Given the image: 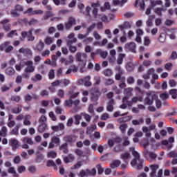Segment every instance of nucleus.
Here are the masks:
<instances>
[{
    "label": "nucleus",
    "mask_w": 177,
    "mask_h": 177,
    "mask_svg": "<svg viewBox=\"0 0 177 177\" xmlns=\"http://www.w3.org/2000/svg\"><path fill=\"white\" fill-rule=\"evenodd\" d=\"M142 132L146 134L147 138H150L151 136V133L147 127H142Z\"/></svg>",
    "instance_id": "33"
},
{
    "label": "nucleus",
    "mask_w": 177,
    "mask_h": 177,
    "mask_svg": "<svg viewBox=\"0 0 177 177\" xmlns=\"http://www.w3.org/2000/svg\"><path fill=\"white\" fill-rule=\"evenodd\" d=\"M150 168L151 171L150 172L151 177H157V170L160 168V165L158 164L151 165Z\"/></svg>",
    "instance_id": "12"
},
{
    "label": "nucleus",
    "mask_w": 177,
    "mask_h": 177,
    "mask_svg": "<svg viewBox=\"0 0 177 177\" xmlns=\"http://www.w3.org/2000/svg\"><path fill=\"white\" fill-rule=\"evenodd\" d=\"M150 2L151 3L152 8H154V6L156 5H162V1L161 0H157L156 1H154V0H151Z\"/></svg>",
    "instance_id": "41"
},
{
    "label": "nucleus",
    "mask_w": 177,
    "mask_h": 177,
    "mask_svg": "<svg viewBox=\"0 0 177 177\" xmlns=\"http://www.w3.org/2000/svg\"><path fill=\"white\" fill-rule=\"evenodd\" d=\"M131 122L133 125H140V124H143V122H145V120L142 118H140L138 120H133Z\"/></svg>",
    "instance_id": "32"
},
{
    "label": "nucleus",
    "mask_w": 177,
    "mask_h": 177,
    "mask_svg": "<svg viewBox=\"0 0 177 177\" xmlns=\"http://www.w3.org/2000/svg\"><path fill=\"white\" fill-rule=\"evenodd\" d=\"M127 128H128V124H127V123H124L120 125V130L122 133H125Z\"/></svg>",
    "instance_id": "45"
},
{
    "label": "nucleus",
    "mask_w": 177,
    "mask_h": 177,
    "mask_svg": "<svg viewBox=\"0 0 177 177\" xmlns=\"http://www.w3.org/2000/svg\"><path fill=\"white\" fill-rule=\"evenodd\" d=\"M129 151H131L134 157V159H133L131 162V165H132V167L138 165L137 169H142L143 165L145 164V160L140 159V155H139V153L135 150V147H130Z\"/></svg>",
    "instance_id": "1"
},
{
    "label": "nucleus",
    "mask_w": 177,
    "mask_h": 177,
    "mask_svg": "<svg viewBox=\"0 0 177 177\" xmlns=\"http://www.w3.org/2000/svg\"><path fill=\"white\" fill-rule=\"evenodd\" d=\"M49 80H53L55 78V70L50 69L48 72Z\"/></svg>",
    "instance_id": "56"
},
{
    "label": "nucleus",
    "mask_w": 177,
    "mask_h": 177,
    "mask_svg": "<svg viewBox=\"0 0 177 177\" xmlns=\"http://www.w3.org/2000/svg\"><path fill=\"white\" fill-rule=\"evenodd\" d=\"M170 59L171 60H176L177 59V53L176 51H173L170 55Z\"/></svg>",
    "instance_id": "64"
},
{
    "label": "nucleus",
    "mask_w": 177,
    "mask_h": 177,
    "mask_svg": "<svg viewBox=\"0 0 177 177\" xmlns=\"http://www.w3.org/2000/svg\"><path fill=\"white\" fill-rule=\"evenodd\" d=\"M177 89L173 88L169 91V94L171 95L172 99H176L177 97Z\"/></svg>",
    "instance_id": "40"
},
{
    "label": "nucleus",
    "mask_w": 177,
    "mask_h": 177,
    "mask_svg": "<svg viewBox=\"0 0 177 177\" xmlns=\"http://www.w3.org/2000/svg\"><path fill=\"white\" fill-rule=\"evenodd\" d=\"M138 3L142 10H145V7L146 6V4L145 3V0H136V6H138Z\"/></svg>",
    "instance_id": "26"
},
{
    "label": "nucleus",
    "mask_w": 177,
    "mask_h": 177,
    "mask_svg": "<svg viewBox=\"0 0 177 177\" xmlns=\"http://www.w3.org/2000/svg\"><path fill=\"white\" fill-rule=\"evenodd\" d=\"M24 66H26L23 74V77L24 78H30L31 73H34L35 71V66H34V62L31 60L26 61L24 63Z\"/></svg>",
    "instance_id": "2"
},
{
    "label": "nucleus",
    "mask_w": 177,
    "mask_h": 177,
    "mask_svg": "<svg viewBox=\"0 0 177 177\" xmlns=\"http://www.w3.org/2000/svg\"><path fill=\"white\" fill-rule=\"evenodd\" d=\"M132 91H133V88H127L124 90L125 97L122 98V102H125V100H128L131 96H132Z\"/></svg>",
    "instance_id": "15"
},
{
    "label": "nucleus",
    "mask_w": 177,
    "mask_h": 177,
    "mask_svg": "<svg viewBox=\"0 0 177 177\" xmlns=\"http://www.w3.org/2000/svg\"><path fill=\"white\" fill-rule=\"evenodd\" d=\"M31 80L34 82H37V81H41L42 80V75L41 74H36L35 77H32Z\"/></svg>",
    "instance_id": "38"
},
{
    "label": "nucleus",
    "mask_w": 177,
    "mask_h": 177,
    "mask_svg": "<svg viewBox=\"0 0 177 177\" xmlns=\"http://www.w3.org/2000/svg\"><path fill=\"white\" fill-rule=\"evenodd\" d=\"M39 126L37 129L38 132H40V133H42L43 132H45L46 130V123H39Z\"/></svg>",
    "instance_id": "25"
},
{
    "label": "nucleus",
    "mask_w": 177,
    "mask_h": 177,
    "mask_svg": "<svg viewBox=\"0 0 177 177\" xmlns=\"http://www.w3.org/2000/svg\"><path fill=\"white\" fill-rule=\"evenodd\" d=\"M146 95L147 97L145 98V103L148 106H151V104H153V102L157 99V95L149 92L146 93Z\"/></svg>",
    "instance_id": "5"
},
{
    "label": "nucleus",
    "mask_w": 177,
    "mask_h": 177,
    "mask_svg": "<svg viewBox=\"0 0 177 177\" xmlns=\"http://www.w3.org/2000/svg\"><path fill=\"white\" fill-rule=\"evenodd\" d=\"M53 16H55V15H53L52 12L47 11L46 12V15L43 17L42 20H48L49 17H53Z\"/></svg>",
    "instance_id": "36"
},
{
    "label": "nucleus",
    "mask_w": 177,
    "mask_h": 177,
    "mask_svg": "<svg viewBox=\"0 0 177 177\" xmlns=\"http://www.w3.org/2000/svg\"><path fill=\"white\" fill-rule=\"evenodd\" d=\"M10 15L12 17H19V16H20V13H19L17 10L14 9L10 10Z\"/></svg>",
    "instance_id": "48"
},
{
    "label": "nucleus",
    "mask_w": 177,
    "mask_h": 177,
    "mask_svg": "<svg viewBox=\"0 0 177 177\" xmlns=\"http://www.w3.org/2000/svg\"><path fill=\"white\" fill-rule=\"evenodd\" d=\"M19 52L20 53H24V55H26L27 56H31V55H32L31 49L28 48H19Z\"/></svg>",
    "instance_id": "18"
},
{
    "label": "nucleus",
    "mask_w": 177,
    "mask_h": 177,
    "mask_svg": "<svg viewBox=\"0 0 177 177\" xmlns=\"http://www.w3.org/2000/svg\"><path fill=\"white\" fill-rule=\"evenodd\" d=\"M172 66H173L172 63L171 62L167 63L166 64H165V68L167 71H171V70H172Z\"/></svg>",
    "instance_id": "57"
},
{
    "label": "nucleus",
    "mask_w": 177,
    "mask_h": 177,
    "mask_svg": "<svg viewBox=\"0 0 177 177\" xmlns=\"http://www.w3.org/2000/svg\"><path fill=\"white\" fill-rule=\"evenodd\" d=\"M165 38H166L165 33H161L158 37L159 42H161V43L165 42Z\"/></svg>",
    "instance_id": "53"
},
{
    "label": "nucleus",
    "mask_w": 177,
    "mask_h": 177,
    "mask_svg": "<svg viewBox=\"0 0 177 177\" xmlns=\"http://www.w3.org/2000/svg\"><path fill=\"white\" fill-rule=\"evenodd\" d=\"M93 36L94 37L95 39H96L97 41H99L102 39V37L96 31H94L93 32Z\"/></svg>",
    "instance_id": "62"
},
{
    "label": "nucleus",
    "mask_w": 177,
    "mask_h": 177,
    "mask_svg": "<svg viewBox=\"0 0 177 177\" xmlns=\"http://www.w3.org/2000/svg\"><path fill=\"white\" fill-rule=\"evenodd\" d=\"M8 174H12L14 175V176H17V173L16 172V170H15V168L10 167L8 170Z\"/></svg>",
    "instance_id": "60"
},
{
    "label": "nucleus",
    "mask_w": 177,
    "mask_h": 177,
    "mask_svg": "<svg viewBox=\"0 0 177 177\" xmlns=\"http://www.w3.org/2000/svg\"><path fill=\"white\" fill-rule=\"evenodd\" d=\"M21 97L19 95H12L11 96V100L12 102H16V103H19L21 100Z\"/></svg>",
    "instance_id": "51"
},
{
    "label": "nucleus",
    "mask_w": 177,
    "mask_h": 177,
    "mask_svg": "<svg viewBox=\"0 0 177 177\" xmlns=\"http://www.w3.org/2000/svg\"><path fill=\"white\" fill-rule=\"evenodd\" d=\"M100 6V3H99V1L91 3V8H93L92 13L93 15H94V17H97V13L99 12Z\"/></svg>",
    "instance_id": "11"
},
{
    "label": "nucleus",
    "mask_w": 177,
    "mask_h": 177,
    "mask_svg": "<svg viewBox=\"0 0 177 177\" xmlns=\"http://www.w3.org/2000/svg\"><path fill=\"white\" fill-rule=\"evenodd\" d=\"M113 151L115 153H120L124 151V147L122 145H118V147H114Z\"/></svg>",
    "instance_id": "46"
},
{
    "label": "nucleus",
    "mask_w": 177,
    "mask_h": 177,
    "mask_svg": "<svg viewBox=\"0 0 177 177\" xmlns=\"http://www.w3.org/2000/svg\"><path fill=\"white\" fill-rule=\"evenodd\" d=\"M44 48H45V44L44 43V41H40L39 44L37 45L36 48H35V50H37L38 52H42Z\"/></svg>",
    "instance_id": "22"
},
{
    "label": "nucleus",
    "mask_w": 177,
    "mask_h": 177,
    "mask_svg": "<svg viewBox=\"0 0 177 177\" xmlns=\"http://www.w3.org/2000/svg\"><path fill=\"white\" fill-rule=\"evenodd\" d=\"M79 175L80 177H84V176H95L96 175V169H92L91 170L86 169V170H82Z\"/></svg>",
    "instance_id": "4"
},
{
    "label": "nucleus",
    "mask_w": 177,
    "mask_h": 177,
    "mask_svg": "<svg viewBox=\"0 0 177 177\" xmlns=\"http://www.w3.org/2000/svg\"><path fill=\"white\" fill-rule=\"evenodd\" d=\"M116 71L118 73L115 74V79L116 81H124L125 80V77H122V74H124V70L121 68V66H118L115 68Z\"/></svg>",
    "instance_id": "7"
},
{
    "label": "nucleus",
    "mask_w": 177,
    "mask_h": 177,
    "mask_svg": "<svg viewBox=\"0 0 177 177\" xmlns=\"http://www.w3.org/2000/svg\"><path fill=\"white\" fill-rule=\"evenodd\" d=\"M104 75H105V77H111V75H113V71L111 69H106L104 71Z\"/></svg>",
    "instance_id": "52"
},
{
    "label": "nucleus",
    "mask_w": 177,
    "mask_h": 177,
    "mask_svg": "<svg viewBox=\"0 0 177 177\" xmlns=\"http://www.w3.org/2000/svg\"><path fill=\"white\" fill-rule=\"evenodd\" d=\"M82 115H83L85 121H86V122H91V119L92 118V117H91V115H89L88 114L86 113H82Z\"/></svg>",
    "instance_id": "55"
},
{
    "label": "nucleus",
    "mask_w": 177,
    "mask_h": 177,
    "mask_svg": "<svg viewBox=\"0 0 177 177\" xmlns=\"http://www.w3.org/2000/svg\"><path fill=\"white\" fill-rule=\"evenodd\" d=\"M131 120H132V116H127V117L118 118V122L119 124H122V122H127V121H131Z\"/></svg>",
    "instance_id": "23"
},
{
    "label": "nucleus",
    "mask_w": 177,
    "mask_h": 177,
    "mask_svg": "<svg viewBox=\"0 0 177 177\" xmlns=\"http://www.w3.org/2000/svg\"><path fill=\"white\" fill-rule=\"evenodd\" d=\"M57 153L55 151H50L48 153V158H56Z\"/></svg>",
    "instance_id": "43"
},
{
    "label": "nucleus",
    "mask_w": 177,
    "mask_h": 177,
    "mask_svg": "<svg viewBox=\"0 0 177 177\" xmlns=\"http://www.w3.org/2000/svg\"><path fill=\"white\" fill-rule=\"evenodd\" d=\"M164 10V8H156L154 10V12L156 15H158V16H162V11Z\"/></svg>",
    "instance_id": "44"
},
{
    "label": "nucleus",
    "mask_w": 177,
    "mask_h": 177,
    "mask_svg": "<svg viewBox=\"0 0 177 177\" xmlns=\"http://www.w3.org/2000/svg\"><path fill=\"white\" fill-rule=\"evenodd\" d=\"M55 145L59 146L60 145V138L57 136H53L49 142L48 149H55Z\"/></svg>",
    "instance_id": "9"
},
{
    "label": "nucleus",
    "mask_w": 177,
    "mask_h": 177,
    "mask_svg": "<svg viewBox=\"0 0 177 177\" xmlns=\"http://www.w3.org/2000/svg\"><path fill=\"white\" fill-rule=\"evenodd\" d=\"M44 41H45V44H46L47 45H50V44L53 42V38L50 37H47L45 39Z\"/></svg>",
    "instance_id": "59"
},
{
    "label": "nucleus",
    "mask_w": 177,
    "mask_h": 177,
    "mask_svg": "<svg viewBox=\"0 0 177 177\" xmlns=\"http://www.w3.org/2000/svg\"><path fill=\"white\" fill-rule=\"evenodd\" d=\"M131 157V154L129 152H124L123 153H121L120 155V158L122 160H128Z\"/></svg>",
    "instance_id": "37"
},
{
    "label": "nucleus",
    "mask_w": 177,
    "mask_h": 177,
    "mask_svg": "<svg viewBox=\"0 0 177 177\" xmlns=\"http://www.w3.org/2000/svg\"><path fill=\"white\" fill-rule=\"evenodd\" d=\"M64 104L66 107H71L73 104V101L71 99L67 100L64 102Z\"/></svg>",
    "instance_id": "49"
},
{
    "label": "nucleus",
    "mask_w": 177,
    "mask_h": 177,
    "mask_svg": "<svg viewBox=\"0 0 177 177\" xmlns=\"http://www.w3.org/2000/svg\"><path fill=\"white\" fill-rule=\"evenodd\" d=\"M75 157H74V155L69 153L68 156H65L64 158V162L65 164H68L71 161H74Z\"/></svg>",
    "instance_id": "21"
},
{
    "label": "nucleus",
    "mask_w": 177,
    "mask_h": 177,
    "mask_svg": "<svg viewBox=\"0 0 177 177\" xmlns=\"http://www.w3.org/2000/svg\"><path fill=\"white\" fill-rule=\"evenodd\" d=\"M47 167H54L55 169H57V167H56V163H55V161L51 160L47 161Z\"/></svg>",
    "instance_id": "47"
},
{
    "label": "nucleus",
    "mask_w": 177,
    "mask_h": 177,
    "mask_svg": "<svg viewBox=\"0 0 177 177\" xmlns=\"http://www.w3.org/2000/svg\"><path fill=\"white\" fill-rule=\"evenodd\" d=\"M125 57V54L121 53L119 55L117 59V64L121 65L122 64V62H124V58Z\"/></svg>",
    "instance_id": "27"
},
{
    "label": "nucleus",
    "mask_w": 177,
    "mask_h": 177,
    "mask_svg": "<svg viewBox=\"0 0 177 177\" xmlns=\"http://www.w3.org/2000/svg\"><path fill=\"white\" fill-rule=\"evenodd\" d=\"M75 153L77 154V156H79V157H85V153H84V151L81 149H75Z\"/></svg>",
    "instance_id": "50"
},
{
    "label": "nucleus",
    "mask_w": 177,
    "mask_h": 177,
    "mask_svg": "<svg viewBox=\"0 0 177 177\" xmlns=\"http://www.w3.org/2000/svg\"><path fill=\"white\" fill-rule=\"evenodd\" d=\"M169 96V95H168V93H167V92L162 93L160 95V99H162V100H167V99H168Z\"/></svg>",
    "instance_id": "54"
},
{
    "label": "nucleus",
    "mask_w": 177,
    "mask_h": 177,
    "mask_svg": "<svg viewBox=\"0 0 177 177\" xmlns=\"http://www.w3.org/2000/svg\"><path fill=\"white\" fill-rule=\"evenodd\" d=\"M51 129L56 131H59V129H64V124L59 123L58 126H52Z\"/></svg>",
    "instance_id": "29"
},
{
    "label": "nucleus",
    "mask_w": 177,
    "mask_h": 177,
    "mask_svg": "<svg viewBox=\"0 0 177 177\" xmlns=\"http://www.w3.org/2000/svg\"><path fill=\"white\" fill-rule=\"evenodd\" d=\"M76 62H78L82 67L86 66L88 55L86 53H77L75 55Z\"/></svg>",
    "instance_id": "3"
},
{
    "label": "nucleus",
    "mask_w": 177,
    "mask_h": 177,
    "mask_svg": "<svg viewBox=\"0 0 177 177\" xmlns=\"http://www.w3.org/2000/svg\"><path fill=\"white\" fill-rule=\"evenodd\" d=\"M23 144H22V149H30V147L28 146V145L30 146H32V145H34V141H32V139L28 138V137H26L23 139Z\"/></svg>",
    "instance_id": "8"
},
{
    "label": "nucleus",
    "mask_w": 177,
    "mask_h": 177,
    "mask_svg": "<svg viewBox=\"0 0 177 177\" xmlns=\"http://www.w3.org/2000/svg\"><path fill=\"white\" fill-rule=\"evenodd\" d=\"M91 99L92 100L96 101L97 100V97H99V95H100V93H99V89L97 88H92L91 90Z\"/></svg>",
    "instance_id": "17"
},
{
    "label": "nucleus",
    "mask_w": 177,
    "mask_h": 177,
    "mask_svg": "<svg viewBox=\"0 0 177 177\" xmlns=\"http://www.w3.org/2000/svg\"><path fill=\"white\" fill-rule=\"evenodd\" d=\"M150 38H149V37H145L144 38V45L145 46H149V45H150Z\"/></svg>",
    "instance_id": "63"
},
{
    "label": "nucleus",
    "mask_w": 177,
    "mask_h": 177,
    "mask_svg": "<svg viewBox=\"0 0 177 177\" xmlns=\"http://www.w3.org/2000/svg\"><path fill=\"white\" fill-rule=\"evenodd\" d=\"M79 84L80 85H84V86H91L92 83L91 82V76H86L83 79L79 80Z\"/></svg>",
    "instance_id": "10"
},
{
    "label": "nucleus",
    "mask_w": 177,
    "mask_h": 177,
    "mask_svg": "<svg viewBox=\"0 0 177 177\" xmlns=\"http://www.w3.org/2000/svg\"><path fill=\"white\" fill-rule=\"evenodd\" d=\"M68 41H67V45L68 46H71L73 44H75L77 42V38H75V34L71 33L68 35Z\"/></svg>",
    "instance_id": "13"
},
{
    "label": "nucleus",
    "mask_w": 177,
    "mask_h": 177,
    "mask_svg": "<svg viewBox=\"0 0 177 177\" xmlns=\"http://www.w3.org/2000/svg\"><path fill=\"white\" fill-rule=\"evenodd\" d=\"M0 136H2L3 138H5L6 136V127H3L1 128V131H0Z\"/></svg>",
    "instance_id": "61"
},
{
    "label": "nucleus",
    "mask_w": 177,
    "mask_h": 177,
    "mask_svg": "<svg viewBox=\"0 0 177 177\" xmlns=\"http://www.w3.org/2000/svg\"><path fill=\"white\" fill-rule=\"evenodd\" d=\"M97 169L100 175H102V174L104 172V169H103V167H102V165L100 164L97 165Z\"/></svg>",
    "instance_id": "58"
},
{
    "label": "nucleus",
    "mask_w": 177,
    "mask_h": 177,
    "mask_svg": "<svg viewBox=\"0 0 177 177\" xmlns=\"http://www.w3.org/2000/svg\"><path fill=\"white\" fill-rule=\"evenodd\" d=\"M5 74L12 77V75H15V74H16V71H15V68H12L11 66H8L5 71Z\"/></svg>",
    "instance_id": "19"
},
{
    "label": "nucleus",
    "mask_w": 177,
    "mask_h": 177,
    "mask_svg": "<svg viewBox=\"0 0 177 177\" xmlns=\"http://www.w3.org/2000/svg\"><path fill=\"white\" fill-rule=\"evenodd\" d=\"M11 146L12 147V150L15 151L17 147L19 146V141L15 138L11 139L10 140Z\"/></svg>",
    "instance_id": "24"
},
{
    "label": "nucleus",
    "mask_w": 177,
    "mask_h": 177,
    "mask_svg": "<svg viewBox=\"0 0 177 177\" xmlns=\"http://www.w3.org/2000/svg\"><path fill=\"white\" fill-rule=\"evenodd\" d=\"M119 28H120L121 31H125V30H129L131 28V24L129 22H124V24L119 26Z\"/></svg>",
    "instance_id": "20"
},
{
    "label": "nucleus",
    "mask_w": 177,
    "mask_h": 177,
    "mask_svg": "<svg viewBox=\"0 0 177 177\" xmlns=\"http://www.w3.org/2000/svg\"><path fill=\"white\" fill-rule=\"evenodd\" d=\"M75 118V122L74 124L75 125H80L81 120L82 119V115H74Z\"/></svg>",
    "instance_id": "30"
},
{
    "label": "nucleus",
    "mask_w": 177,
    "mask_h": 177,
    "mask_svg": "<svg viewBox=\"0 0 177 177\" xmlns=\"http://www.w3.org/2000/svg\"><path fill=\"white\" fill-rule=\"evenodd\" d=\"M114 104H115V102H114L113 99H109V103L106 106V110L109 113H113L114 111Z\"/></svg>",
    "instance_id": "16"
},
{
    "label": "nucleus",
    "mask_w": 177,
    "mask_h": 177,
    "mask_svg": "<svg viewBox=\"0 0 177 177\" xmlns=\"http://www.w3.org/2000/svg\"><path fill=\"white\" fill-rule=\"evenodd\" d=\"M21 106H15L12 109V113H14V114H19V113H21Z\"/></svg>",
    "instance_id": "42"
},
{
    "label": "nucleus",
    "mask_w": 177,
    "mask_h": 177,
    "mask_svg": "<svg viewBox=\"0 0 177 177\" xmlns=\"http://www.w3.org/2000/svg\"><path fill=\"white\" fill-rule=\"evenodd\" d=\"M121 164V161L116 160H114L112 163H111V168H112V169H115V168H118V167H119Z\"/></svg>",
    "instance_id": "28"
},
{
    "label": "nucleus",
    "mask_w": 177,
    "mask_h": 177,
    "mask_svg": "<svg viewBox=\"0 0 177 177\" xmlns=\"http://www.w3.org/2000/svg\"><path fill=\"white\" fill-rule=\"evenodd\" d=\"M131 102L133 103H136V102H143V97H142V96H134L131 98Z\"/></svg>",
    "instance_id": "35"
},
{
    "label": "nucleus",
    "mask_w": 177,
    "mask_h": 177,
    "mask_svg": "<svg viewBox=\"0 0 177 177\" xmlns=\"http://www.w3.org/2000/svg\"><path fill=\"white\" fill-rule=\"evenodd\" d=\"M126 49H129L133 53H136V44L135 42L127 43L125 45Z\"/></svg>",
    "instance_id": "14"
},
{
    "label": "nucleus",
    "mask_w": 177,
    "mask_h": 177,
    "mask_svg": "<svg viewBox=\"0 0 177 177\" xmlns=\"http://www.w3.org/2000/svg\"><path fill=\"white\" fill-rule=\"evenodd\" d=\"M74 63V57L73 55H68V59L66 61V66L73 64Z\"/></svg>",
    "instance_id": "34"
},
{
    "label": "nucleus",
    "mask_w": 177,
    "mask_h": 177,
    "mask_svg": "<svg viewBox=\"0 0 177 177\" xmlns=\"http://www.w3.org/2000/svg\"><path fill=\"white\" fill-rule=\"evenodd\" d=\"M75 24H77L75 18H74V17H69L68 21L64 24V28L68 31L73 26H75Z\"/></svg>",
    "instance_id": "6"
},
{
    "label": "nucleus",
    "mask_w": 177,
    "mask_h": 177,
    "mask_svg": "<svg viewBox=\"0 0 177 177\" xmlns=\"http://www.w3.org/2000/svg\"><path fill=\"white\" fill-rule=\"evenodd\" d=\"M114 84V80L110 78H106L104 80V84L105 86H110Z\"/></svg>",
    "instance_id": "31"
},
{
    "label": "nucleus",
    "mask_w": 177,
    "mask_h": 177,
    "mask_svg": "<svg viewBox=\"0 0 177 177\" xmlns=\"http://www.w3.org/2000/svg\"><path fill=\"white\" fill-rule=\"evenodd\" d=\"M10 44V41H6L4 43H2L0 44V50H4V49H6L8 46Z\"/></svg>",
    "instance_id": "39"
}]
</instances>
